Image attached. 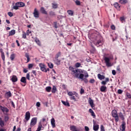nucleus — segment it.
Masks as SVG:
<instances>
[{"instance_id":"f257e3e1","label":"nucleus","mask_w":131,"mask_h":131,"mask_svg":"<svg viewBox=\"0 0 131 131\" xmlns=\"http://www.w3.org/2000/svg\"><path fill=\"white\" fill-rule=\"evenodd\" d=\"M70 70L73 72V75L76 78L78 79H81L85 83H88L89 82V80L87 79L89 77V74L88 72H85L84 73V70L75 68L73 67H70Z\"/></svg>"},{"instance_id":"f03ea898","label":"nucleus","mask_w":131,"mask_h":131,"mask_svg":"<svg viewBox=\"0 0 131 131\" xmlns=\"http://www.w3.org/2000/svg\"><path fill=\"white\" fill-rule=\"evenodd\" d=\"M93 35L94 36V39L95 40L94 42V45L98 47V48H99L100 46H102L103 45V42L102 41L101 36L97 33H94Z\"/></svg>"},{"instance_id":"7ed1b4c3","label":"nucleus","mask_w":131,"mask_h":131,"mask_svg":"<svg viewBox=\"0 0 131 131\" xmlns=\"http://www.w3.org/2000/svg\"><path fill=\"white\" fill-rule=\"evenodd\" d=\"M67 93L68 96L70 97V100H73V101H74V102H76V101H77V100H76V98L77 99H79V95H78V93L74 91H67Z\"/></svg>"},{"instance_id":"20e7f679","label":"nucleus","mask_w":131,"mask_h":131,"mask_svg":"<svg viewBox=\"0 0 131 131\" xmlns=\"http://www.w3.org/2000/svg\"><path fill=\"white\" fill-rule=\"evenodd\" d=\"M112 116L114 118H115V120L116 122H118L119 121V116H118V114H117V111L116 110H114L112 112Z\"/></svg>"},{"instance_id":"39448f33","label":"nucleus","mask_w":131,"mask_h":131,"mask_svg":"<svg viewBox=\"0 0 131 131\" xmlns=\"http://www.w3.org/2000/svg\"><path fill=\"white\" fill-rule=\"evenodd\" d=\"M0 110L2 111L4 114L7 115L9 111V108H7V107L3 106L0 105Z\"/></svg>"},{"instance_id":"423d86ee","label":"nucleus","mask_w":131,"mask_h":131,"mask_svg":"<svg viewBox=\"0 0 131 131\" xmlns=\"http://www.w3.org/2000/svg\"><path fill=\"white\" fill-rule=\"evenodd\" d=\"M37 122V118H36V117L33 118L31 119V122H30L31 127H33V126H34V125H35V124H36Z\"/></svg>"},{"instance_id":"0eeeda50","label":"nucleus","mask_w":131,"mask_h":131,"mask_svg":"<svg viewBox=\"0 0 131 131\" xmlns=\"http://www.w3.org/2000/svg\"><path fill=\"white\" fill-rule=\"evenodd\" d=\"M104 60L105 61V64L107 67H111V66H112L111 63H110V58L105 57Z\"/></svg>"},{"instance_id":"6e6552de","label":"nucleus","mask_w":131,"mask_h":131,"mask_svg":"<svg viewBox=\"0 0 131 131\" xmlns=\"http://www.w3.org/2000/svg\"><path fill=\"white\" fill-rule=\"evenodd\" d=\"M33 15H34V17L35 18H39V12L38 11L37 9H34Z\"/></svg>"},{"instance_id":"1a4fd4ad","label":"nucleus","mask_w":131,"mask_h":131,"mask_svg":"<svg viewBox=\"0 0 131 131\" xmlns=\"http://www.w3.org/2000/svg\"><path fill=\"white\" fill-rule=\"evenodd\" d=\"M99 126L97 124L95 120H93V130L95 131L99 130Z\"/></svg>"},{"instance_id":"9d476101","label":"nucleus","mask_w":131,"mask_h":131,"mask_svg":"<svg viewBox=\"0 0 131 131\" xmlns=\"http://www.w3.org/2000/svg\"><path fill=\"white\" fill-rule=\"evenodd\" d=\"M20 82H22V83H21V85L23 86H25V85H26V83L27 82L26 81V77H22L20 79Z\"/></svg>"},{"instance_id":"9b49d317","label":"nucleus","mask_w":131,"mask_h":131,"mask_svg":"<svg viewBox=\"0 0 131 131\" xmlns=\"http://www.w3.org/2000/svg\"><path fill=\"white\" fill-rule=\"evenodd\" d=\"M15 5L18 6V8H23V7H25V3L23 2H17Z\"/></svg>"},{"instance_id":"f8f14e48","label":"nucleus","mask_w":131,"mask_h":131,"mask_svg":"<svg viewBox=\"0 0 131 131\" xmlns=\"http://www.w3.org/2000/svg\"><path fill=\"white\" fill-rule=\"evenodd\" d=\"M0 53L1 54V58L3 61H5V53L4 52V50L3 49H0Z\"/></svg>"},{"instance_id":"ddd939ff","label":"nucleus","mask_w":131,"mask_h":131,"mask_svg":"<svg viewBox=\"0 0 131 131\" xmlns=\"http://www.w3.org/2000/svg\"><path fill=\"white\" fill-rule=\"evenodd\" d=\"M25 119L27 121H28L30 119V113L29 112H27L25 115Z\"/></svg>"},{"instance_id":"4468645a","label":"nucleus","mask_w":131,"mask_h":131,"mask_svg":"<svg viewBox=\"0 0 131 131\" xmlns=\"http://www.w3.org/2000/svg\"><path fill=\"white\" fill-rule=\"evenodd\" d=\"M70 128L72 131H79L77 127L75 125L70 126Z\"/></svg>"},{"instance_id":"2eb2a0df","label":"nucleus","mask_w":131,"mask_h":131,"mask_svg":"<svg viewBox=\"0 0 131 131\" xmlns=\"http://www.w3.org/2000/svg\"><path fill=\"white\" fill-rule=\"evenodd\" d=\"M100 92L106 93V92H107V87L106 86H101L100 88Z\"/></svg>"},{"instance_id":"dca6fc26","label":"nucleus","mask_w":131,"mask_h":131,"mask_svg":"<svg viewBox=\"0 0 131 131\" xmlns=\"http://www.w3.org/2000/svg\"><path fill=\"white\" fill-rule=\"evenodd\" d=\"M55 122V119L54 118H52L51 120V123L53 128H54V127H56V123Z\"/></svg>"},{"instance_id":"f3484780","label":"nucleus","mask_w":131,"mask_h":131,"mask_svg":"<svg viewBox=\"0 0 131 131\" xmlns=\"http://www.w3.org/2000/svg\"><path fill=\"white\" fill-rule=\"evenodd\" d=\"M120 129L121 131L125 130V122H123V123L121 124V127L120 128Z\"/></svg>"},{"instance_id":"a211bd4d","label":"nucleus","mask_w":131,"mask_h":131,"mask_svg":"<svg viewBox=\"0 0 131 131\" xmlns=\"http://www.w3.org/2000/svg\"><path fill=\"white\" fill-rule=\"evenodd\" d=\"M89 111L90 113H91V116H92L93 118H96V114L95 112H94V111H93L92 108H90Z\"/></svg>"},{"instance_id":"6ab92c4d","label":"nucleus","mask_w":131,"mask_h":131,"mask_svg":"<svg viewBox=\"0 0 131 131\" xmlns=\"http://www.w3.org/2000/svg\"><path fill=\"white\" fill-rule=\"evenodd\" d=\"M40 12H41V13L42 14H45V15H47L48 14V12H47V11H46V9H45V7H41L40 9Z\"/></svg>"},{"instance_id":"aec40b11","label":"nucleus","mask_w":131,"mask_h":131,"mask_svg":"<svg viewBox=\"0 0 131 131\" xmlns=\"http://www.w3.org/2000/svg\"><path fill=\"white\" fill-rule=\"evenodd\" d=\"M89 103L90 106L92 107V108H94V100H93V99H92V98H89Z\"/></svg>"},{"instance_id":"412c9836","label":"nucleus","mask_w":131,"mask_h":131,"mask_svg":"<svg viewBox=\"0 0 131 131\" xmlns=\"http://www.w3.org/2000/svg\"><path fill=\"white\" fill-rule=\"evenodd\" d=\"M54 61L56 65H60V64H61V60H59L57 57L55 58Z\"/></svg>"},{"instance_id":"4be33fe9","label":"nucleus","mask_w":131,"mask_h":131,"mask_svg":"<svg viewBox=\"0 0 131 131\" xmlns=\"http://www.w3.org/2000/svg\"><path fill=\"white\" fill-rule=\"evenodd\" d=\"M11 80L12 82H16V81H18V78H17L16 76L13 75L12 76Z\"/></svg>"},{"instance_id":"5701e85b","label":"nucleus","mask_w":131,"mask_h":131,"mask_svg":"<svg viewBox=\"0 0 131 131\" xmlns=\"http://www.w3.org/2000/svg\"><path fill=\"white\" fill-rule=\"evenodd\" d=\"M98 78L100 79V80H102V79H105V76L101 75V74H98L97 75Z\"/></svg>"},{"instance_id":"b1692460","label":"nucleus","mask_w":131,"mask_h":131,"mask_svg":"<svg viewBox=\"0 0 131 131\" xmlns=\"http://www.w3.org/2000/svg\"><path fill=\"white\" fill-rule=\"evenodd\" d=\"M16 33V31L15 30H12L9 33V36H12Z\"/></svg>"},{"instance_id":"393cba45","label":"nucleus","mask_w":131,"mask_h":131,"mask_svg":"<svg viewBox=\"0 0 131 131\" xmlns=\"http://www.w3.org/2000/svg\"><path fill=\"white\" fill-rule=\"evenodd\" d=\"M0 126L1 127L5 126V122L1 117H0Z\"/></svg>"},{"instance_id":"a878e982","label":"nucleus","mask_w":131,"mask_h":131,"mask_svg":"<svg viewBox=\"0 0 131 131\" xmlns=\"http://www.w3.org/2000/svg\"><path fill=\"white\" fill-rule=\"evenodd\" d=\"M119 3L121 5H125V4H127V0H119Z\"/></svg>"},{"instance_id":"bb28decb","label":"nucleus","mask_w":131,"mask_h":131,"mask_svg":"<svg viewBox=\"0 0 131 131\" xmlns=\"http://www.w3.org/2000/svg\"><path fill=\"white\" fill-rule=\"evenodd\" d=\"M119 117L121 118L122 120H124V116L123 115V114H122V112H120L119 113Z\"/></svg>"},{"instance_id":"cd10ccee","label":"nucleus","mask_w":131,"mask_h":131,"mask_svg":"<svg viewBox=\"0 0 131 131\" xmlns=\"http://www.w3.org/2000/svg\"><path fill=\"white\" fill-rule=\"evenodd\" d=\"M35 41L36 43H37V45H38V46H39V47H40V46H41L40 41L39 40V39H38V38H36L35 39Z\"/></svg>"},{"instance_id":"c85d7f7f","label":"nucleus","mask_w":131,"mask_h":131,"mask_svg":"<svg viewBox=\"0 0 131 131\" xmlns=\"http://www.w3.org/2000/svg\"><path fill=\"white\" fill-rule=\"evenodd\" d=\"M52 94L56 93V92H57V87L56 86L54 85L53 86L52 90L51 91Z\"/></svg>"},{"instance_id":"c756f323","label":"nucleus","mask_w":131,"mask_h":131,"mask_svg":"<svg viewBox=\"0 0 131 131\" xmlns=\"http://www.w3.org/2000/svg\"><path fill=\"white\" fill-rule=\"evenodd\" d=\"M15 57H16V55L14 53H12L10 55V60H11V61H14V59H15Z\"/></svg>"},{"instance_id":"7c9ffc66","label":"nucleus","mask_w":131,"mask_h":131,"mask_svg":"<svg viewBox=\"0 0 131 131\" xmlns=\"http://www.w3.org/2000/svg\"><path fill=\"white\" fill-rule=\"evenodd\" d=\"M67 13L70 16H73V14L74 12H73V11L70 10L67 11Z\"/></svg>"},{"instance_id":"2f4dec72","label":"nucleus","mask_w":131,"mask_h":131,"mask_svg":"<svg viewBox=\"0 0 131 131\" xmlns=\"http://www.w3.org/2000/svg\"><path fill=\"white\" fill-rule=\"evenodd\" d=\"M25 57L27 59V63H28L30 61V57H29V54L28 53H26L25 54Z\"/></svg>"},{"instance_id":"473e14b6","label":"nucleus","mask_w":131,"mask_h":131,"mask_svg":"<svg viewBox=\"0 0 131 131\" xmlns=\"http://www.w3.org/2000/svg\"><path fill=\"white\" fill-rule=\"evenodd\" d=\"M114 6L115 8H116V9H120V6H119V4H118V3H115Z\"/></svg>"},{"instance_id":"72a5a7b5","label":"nucleus","mask_w":131,"mask_h":131,"mask_svg":"<svg viewBox=\"0 0 131 131\" xmlns=\"http://www.w3.org/2000/svg\"><path fill=\"white\" fill-rule=\"evenodd\" d=\"M46 92H48V93H50L51 91H52V87L51 86H47L46 88Z\"/></svg>"},{"instance_id":"f704fd0d","label":"nucleus","mask_w":131,"mask_h":131,"mask_svg":"<svg viewBox=\"0 0 131 131\" xmlns=\"http://www.w3.org/2000/svg\"><path fill=\"white\" fill-rule=\"evenodd\" d=\"M48 67L50 69H53V68H54V64L52 62H49L48 63Z\"/></svg>"},{"instance_id":"c9c22d12","label":"nucleus","mask_w":131,"mask_h":131,"mask_svg":"<svg viewBox=\"0 0 131 131\" xmlns=\"http://www.w3.org/2000/svg\"><path fill=\"white\" fill-rule=\"evenodd\" d=\"M6 96L8 97V98H10L12 97V93H11V92H8L6 93Z\"/></svg>"},{"instance_id":"e433bc0d","label":"nucleus","mask_w":131,"mask_h":131,"mask_svg":"<svg viewBox=\"0 0 131 131\" xmlns=\"http://www.w3.org/2000/svg\"><path fill=\"white\" fill-rule=\"evenodd\" d=\"M120 21H121L122 23H123V22H125V18H124V16L120 17Z\"/></svg>"},{"instance_id":"4c0bfd02","label":"nucleus","mask_w":131,"mask_h":131,"mask_svg":"<svg viewBox=\"0 0 131 131\" xmlns=\"http://www.w3.org/2000/svg\"><path fill=\"white\" fill-rule=\"evenodd\" d=\"M52 7L53 9H57V8H58V4L56 3H52Z\"/></svg>"},{"instance_id":"58836bf2","label":"nucleus","mask_w":131,"mask_h":131,"mask_svg":"<svg viewBox=\"0 0 131 131\" xmlns=\"http://www.w3.org/2000/svg\"><path fill=\"white\" fill-rule=\"evenodd\" d=\"M26 35H27L26 34V33L24 31H23L22 38L24 39L26 38L27 37Z\"/></svg>"},{"instance_id":"ea45409f","label":"nucleus","mask_w":131,"mask_h":131,"mask_svg":"<svg viewBox=\"0 0 131 131\" xmlns=\"http://www.w3.org/2000/svg\"><path fill=\"white\" fill-rule=\"evenodd\" d=\"M53 27L55 28V29H57L58 28V24H57V22H54L53 23Z\"/></svg>"},{"instance_id":"a19ab883","label":"nucleus","mask_w":131,"mask_h":131,"mask_svg":"<svg viewBox=\"0 0 131 131\" xmlns=\"http://www.w3.org/2000/svg\"><path fill=\"white\" fill-rule=\"evenodd\" d=\"M81 65V64H80V63L77 62L75 63V66L76 68H78L80 67Z\"/></svg>"},{"instance_id":"79ce46f5","label":"nucleus","mask_w":131,"mask_h":131,"mask_svg":"<svg viewBox=\"0 0 131 131\" xmlns=\"http://www.w3.org/2000/svg\"><path fill=\"white\" fill-rule=\"evenodd\" d=\"M9 119V116H5L4 117V121H5V122H7V121H8Z\"/></svg>"},{"instance_id":"37998d69","label":"nucleus","mask_w":131,"mask_h":131,"mask_svg":"<svg viewBox=\"0 0 131 131\" xmlns=\"http://www.w3.org/2000/svg\"><path fill=\"white\" fill-rule=\"evenodd\" d=\"M33 67V64L32 63H30L28 66V69L30 70Z\"/></svg>"},{"instance_id":"c03bdc74","label":"nucleus","mask_w":131,"mask_h":131,"mask_svg":"<svg viewBox=\"0 0 131 131\" xmlns=\"http://www.w3.org/2000/svg\"><path fill=\"white\" fill-rule=\"evenodd\" d=\"M40 70L42 71V72L47 73V69H46V67L43 68H41Z\"/></svg>"},{"instance_id":"a18cd8bd","label":"nucleus","mask_w":131,"mask_h":131,"mask_svg":"<svg viewBox=\"0 0 131 131\" xmlns=\"http://www.w3.org/2000/svg\"><path fill=\"white\" fill-rule=\"evenodd\" d=\"M100 130L101 131H105V127H104V125H100Z\"/></svg>"},{"instance_id":"49530a36","label":"nucleus","mask_w":131,"mask_h":131,"mask_svg":"<svg viewBox=\"0 0 131 131\" xmlns=\"http://www.w3.org/2000/svg\"><path fill=\"white\" fill-rule=\"evenodd\" d=\"M26 78L28 79V80H30V74L29 73L27 74Z\"/></svg>"},{"instance_id":"de8ad7c7","label":"nucleus","mask_w":131,"mask_h":131,"mask_svg":"<svg viewBox=\"0 0 131 131\" xmlns=\"http://www.w3.org/2000/svg\"><path fill=\"white\" fill-rule=\"evenodd\" d=\"M126 97L128 99H131V95L130 93L127 92L126 93Z\"/></svg>"},{"instance_id":"09e8293b","label":"nucleus","mask_w":131,"mask_h":131,"mask_svg":"<svg viewBox=\"0 0 131 131\" xmlns=\"http://www.w3.org/2000/svg\"><path fill=\"white\" fill-rule=\"evenodd\" d=\"M13 9H14V10H19V6L15 4V6H13Z\"/></svg>"},{"instance_id":"8fccbe9b","label":"nucleus","mask_w":131,"mask_h":131,"mask_svg":"<svg viewBox=\"0 0 131 131\" xmlns=\"http://www.w3.org/2000/svg\"><path fill=\"white\" fill-rule=\"evenodd\" d=\"M122 93H123V91H122L121 89H119L118 90V94H119V95H121Z\"/></svg>"},{"instance_id":"3c124183","label":"nucleus","mask_w":131,"mask_h":131,"mask_svg":"<svg viewBox=\"0 0 131 131\" xmlns=\"http://www.w3.org/2000/svg\"><path fill=\"white\" fill-rule=\"evenodd\" d=\"M39 66L40 69L43 67H46V65H45L43 63H39Z\"/></svg>"},{"instance_id":"603ef678","label":"nucleus","mask_w":131,"mask_h":131,"mask_svg":"<svg viewBox=\"0 0 131 131\" xmlns=\"http://www.w3.org/2000/svg\"><path fill=\"white\" fill-rule=\"evenodd\" d=\"M75 3L77 6H80V1L77 0L75 1Z\"/></svg>"},{"instance_id":"864d4df0","label":"nucleus","mask_w":131,"mask_h":131,"mask_svg":"<svg viewBox=\"0 0 131 131\" xmlns=\"http://www.w3.org/2000/svg\"><path fill=\"white\" fill-rule=\"evenodd\" d=\"M60 56H61V52H58L57 53V54L55 56V58H59V57H60Z\"/></svg>"},{"instance_id":"5fc2aeb1","label":"nucleus","mask_w":131,"mask_h":131,"mask_svg":"<svg viewBox=\"0 0 131 131\" xmlns=\"http://www.w3.org/2000/svg\"><path fill=\"white\" fill-rule=\"evenodd\" d=\"M95 80H94V79H91L90 80L89 82L90 83H95Z\"/></svg>"},{"instance_id":"6e6d98bb","label":"nucleus","mask_w":131,"mask_h":131,"mask_svg":"<svg viewBox=\"0 0 131 131\" xmlns=\"http://www.w3.org/2000/svg\"><path fill=\"white\" fill-rule=\"evenodd\" d=\"M49 15L50 16H55V13L54 12V11H50L49 12Z\"/></svg>"},{"instance_id":"4d7b16f0","label":"nucleus","mask_w":131,"mask_h":131,"mask_svg":"<svg viewBox=\"0 0 131 131\" xmlns=\"http://www.w3.org/2000/svg\"><path fill=\"white\" fill-rule=\"evenodd\" d=\"M84 93V89L81 88L80 94L81 95H82V94H83Z\"/></svg>"},{"instance_id":"13d9d810","label":"nucleus","mask_w":131,"mask_h":131,"mask_svg":"<svg viewBox=\"0 0 131 131\" xmlns=\"http://www.w3.org/2000/svg\"><path fill=\"white\" fill-rule=\"evenodd\" d=\"M8 16H9V17H13V13H12L11 12H9L8 13Z\"/></svg>"},{"instance_id":"bf43d9fd","label":"nucleus","mask_w":131,"mask_h":131,"mask_svg":"<svg viewBox=\"0 0 131 131\" xmlns=\"http://www.w3.org/2000/svg\"><path fill=\"white\" fill-rule=\"evenodd\" d=\"M32 72L34 74V75H35V76H36V75H37L36 73V70H33Z\"/></svg>"},{"instance_id":"052dcab7","label":"nucleus","mask_w":131,"mask_h":131,"mask_svg":"<svg viewBox=\"0 0 131 131\" xmlns=\"http://www.w3.org/2000/svg\"><path fill=\"white\" fill-rule=\"evenodd\" d=\"M23 72L24 73H27L28 72V70H27V69L26 68H24Z\"/></svg>"},{"instance_id":"680f3d73","label":"nucleus","mask_w":131,"mask_h":131,"mask_svg":"<svg viewBox=\"0 0 131 131\" xmlns=\"http://www.w3.org/2000/svg\"><path fill=\"white\" fill-rule=\"evenodd\" d=\"M111 28L112 30H115V26H114V25H112Z\"/></svg>"},{"instance_id":"e2e57ef3","label":"nucleus","mask_w":131,"mask_h":131,"mask_svg":"<svg viewBox=\"0 0 131 131\" xmlns=\"http://www.w3.org/2000/svg\"><path fill=\"white\" fill-rule=\"evenodd\" d=\"M107 84V82L105 81H102L101 82V84H103V85H105V84Z\"/></svg>"},{"instance_id":"0e129e2a","label":"nucleus","mask_w":131,"mask_h":131,"mask_svg":"<svg viewBox=\"0 0 131 131\" xmlns=\"http://www.w3.org/2000/svg\"><path fill=\"white\" fill-rule=\"evenodd\" d=\"M84 128H85V131H89V130H90V128H89V127H88V126H85L84 127Z\"/></svg>"},{"instance_id":"69168bd1","label":"nucleus","mask_w":131,"mask_h":131,"mask_svg":"<svg viewBox=\"0 0 131 131\" xmlns=\"http://www.w3.org/2000/svg\"><path fill=\"white\" fill-rule=\"evenodd\" d=\"M112 74H113V75H116V71H115V70H113L112 71Z\"/></svg>"},{"instance_id":"338daca9","label":"nucleus","mask_w":131,"mask_h":131,"mask_svg":"<svg viewBox=\"0 0 131 131\" xmlns=\"http://www.w3.org/2000/svg\"><path fill=\"white\" fill-rule=\"evenodd\" d=\"M36 106L37 107H40V103L39 102H38L36 103Z\"/></svg>"},{"instance_id":"774afa93","label":"nucleus","mask_w":131,"mask_h":131,"mask_svg":"<svg viewBox=\"0 0 131 131\" xmlns=\"http://www.w3.org/2000/svg\"><path fill=\"white\" fill-rule=\"evenodd\" d=\"M11 105L13 107V108H15V103H14V102L11 101Z\"/></svg>"}]
</instances>
